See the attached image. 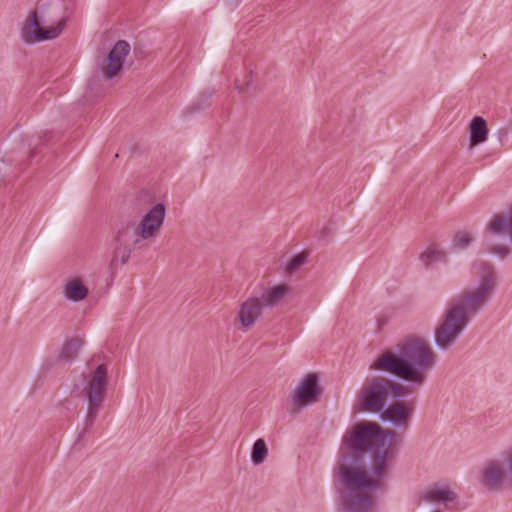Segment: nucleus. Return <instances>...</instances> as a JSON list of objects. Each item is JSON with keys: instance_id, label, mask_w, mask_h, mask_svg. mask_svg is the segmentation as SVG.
I'll list each match as a JSON object with an SVG mask.
<instances>
[{"instance_id": "obj_1", "label": "nucleus", "mask_w": 512, "mask_h": 512, "mask_svg": "<svg viewBox=\"0 0 512 512\" xmlns=\"http://www.w3.org/2000/svg\"><path fill=\"white\" fill-rule=\"evenodd\" d=\"M396 436L376 422L364 421L348 430L342 440L337 474L345 487L341 496L344 512H373L375 497L370 491L384 488V480L393 466L390 441Z\"/></svg>"}, {"instance_id": "obj_2", "label": "nucleus", "mask_w": 512, "mask_h": 512, "mask_svg": "<svg viewBox=\"0 0 512 512\" xmlns=\"http://www.w3.org/2000/svg\"><path fill=\"white\" fill-rule=\"evenodd\" d=\"M473 267L478 270V285L463 290L449 301L435 330V342L441 349H448L456 342L471 318L492 298L498 285V274L492 263L476 261Z\"/></svg>"}, {"instance_id": "obj_3", "label": "nucleus", "mask_w": 512, "mask_h": 512, "mask_svg": "<svg viewBox=\"0 0 512 512\" xmlns=\"http://www.w3.org/2000/svg\"><path fill=\"white\" fill-rule=\"evenodd\" d=\"M436 363V354L429 343L418 336H408L378 356L372 368L388 372L419 389Z\"/></svg>"}, {"instance_id": "obj_4", "label": "nucleus", "mask_w": 512, "mask_h": 512, "mask_svg": "<svg viewBox=\"0 0 512 512\" xmlns=\"http://www.w3.org/2000/svg\"><path fill=\"white\" fill-rule=\"evenodd\" d=\"M165 205L157 203L140 220L131 219L122 223L115 243L136 249L144 240L156 238L165 218Z\"/></svg>"}, {"instance_id": "obj_5", "label": "nucleus", "mask_w": 512, "mask_h": 512, "mask_svg": "<svg viewBox=\"0 0 512 512\" xmlns=\"http://www.w3.org/2000/svg\"><path fill=\"white\" fill-rule=\"evenodd\" d=\"M409 392V389L400 383L384 377H374L364 383L357 400L362 410L381 412L390 401L403 398Z\"/></svg>"}, {"instance_id": "obj_6", "label": "nucleus", "mask_w": 512, "mask_h": 512, "mask_svg": "<svg viewBox=\"0 0 512 512\" xmlns=\"http://www.w3.org/2000/svg\"><path fill=\"white\" fill-rule=\"evenodd\" d=\"M85 386L82 393L87 400V414L84 421V431H88L94 424L106 396L107 367L99 364L95 370L85 376Z\"/></svg>"}, {"instance_id": "obj_7", "label": "nucleus", "mask_w": 512, "mask_h": 512, "mask_svg": "<svg viewBox=\"0 0 512 512\" xmlns=\"http://www.w3.org/2000/svg\"><path fill=\"white\" fill-rule=\"evenodd\" d=\"M479 482L488 491H500L505 483L512 486V481L509 478V466L505 463V454L503 460L488 459L483 463Z\"/></svg>"}, {"instance_id": "obj_8", "label": "nucleus", "mask_w": 512, "mask_h": 512, "mask_svg": "<svg viewBox=\"0 0 512 512\" xmlns=\"http://www.w3.org/2000/svg\"><path fill=\"white\" fill-rule=\"evenodd\" d=\"M66 20L61 19L57 26L42 27L37 12H33L22 28V37L27 43H35L58 37L65 26Z\"/></svg>"}, {"instance_id": "obj_9", "label": "nucleus", "mask_w": 512, "mask_h": 512, "mask_svg": "<svg viewBox=\"0 0 512 512\" xmlns=\"http://www.w3.org/2000/svg\"><path fill=\"white\" fill-rule=\"evenodd\" d=\"M130 52V45L124 40H119L110 50L107 63L101 66V71L106 79H112L123 67L125 58Z\"/></svg>"}, {"instance_id": "obj_10", "label": "nucleus", "mask_w": 512, "mask_h": 512, "mask_svg": "<svg viewBox=\"0 0 512 512\" xmlns=\"http://www.w3.org/2000/svg\"><path fill=\"white\" fill-rule=\"evenodd\" d=\"M392 402L381 411L382 420L389 422L395 428L406 429L409 426L413 409L398 400Z\"/></svg>"}, {"instance_id": "obj_11", "label": "nucleus", "mask_w": 512, "mask_h": 512, "mask_svg": "<svg viewBox=\"0 0 512 512\" xmlns=\"http://www.w3.org/2000/svg\"><path fill=\"white\" fill-rule=\"evenodd\" d=\"M319 395L320 388L318 385V377L315 374H309L296 389L293 401L296 405L305 406L316 402Z\"/></svg>"}, {"instance_id": "obj_12", "label": "nucleus", "mask_w": 512, "mask_h": 512, "mask_svg": "<svg viewBox=\"0 0 512 512\" xmlns=\"http://www.w3.org/2000/svg\"><path fill=\"white\" fill-rule=\"evenodd\" d=\"M265 307L258 297H250L239 308L238 318L244 328L252 327L261 317Z\"/></svg>"}, {"instance_id": "obj_13", "label": "nucleus", "mask_w": 512, "mask_h": 512, "mask_svg": "<svg viewBox=\"0 0 512 512\" xmlns=\"http://www.w3.org/2000/svg\"><path fill=\"white\" fill-rule=\"evenodd\" d=\"M487 231L493 235H507L512 244V204L507 212L494 215L487 225Z\"/></svg>"}, {"instance_id": "obj_14", "label": "nucleus", "mask_w": 512, "mask_h": 512, "mask_svg": "<svg viewBox=\"0 0 512 512\" xmlns=\"http://www.w3.org/2000/svg\"><path fill=\"white\" fill-rule=\"evenodd\" d=\"M290 288L285 285H276L267 289L261 297V303L266 308H272L277 306L289 293Z\"/></svg>"}, {"instance_id": "obj_15", "label": "nucleus", "mask_w": 512, "mask_h": 512, "mask_svg": "<svg viewBox=\"0 0 512 512\" xmlns=\"http://www.w3.org/2000/svg\"><path fill=\"white\" fill-rule=\"evenodd\" d=\"M422 498L426 502L438 503L443 502L445 504L456 500L457 495L447 487L434 486L426 489L423 492Z\"/></svg>"}, {"instance_id": "obj_16", "label": "nucleus", "mask_w": 512, "mask_h": 512, "mask_svg": "<svg viewBox=\"0 0 512 512\" xmlns=\"http://www.w3.org/2000/svg\"><path fill=\"white\" fill-rule=\"evenodd\" d=\"M65 297L74 302L83 300L88 295V288L78 278L70 279L63 287Z\"/></svg>"}, {"instance_id": "obj_17", "label": "nucleus", "mask_w": 512, "mask_h": 512, "mask_svg": "<svg viewBox=\"0 0 512 512\" xmlns=\"http://www.w3.org/2000/svg\"><path fill=\"white\" fill-rule=\"evenodd\" d=\"M488 128L481 116H476L470 123V146H476L486 141Z\"/></svg>"}, {"instance_id": "obj_18", "label": "nucleus", "mask_w": 512, "mask_h": 512, "mask_svg": "<svg viewBox=\"0 0 512 512\" xmlns=\"http://www.w3.org/2000/svg\"><path fill=\"white\" fill-rule=\"evenodd\" d=\"M82 345L83 340L78 337L67 339L62 345L59 355L60 359L67 362L72 361L77 356Z\"/></svg>"}, {"instance_id": "obj_19", "label": "nucleus", "mask_w": 512, "mask_h": 512, "mask_svg": "<svg viewBox=\"0 0 512 512\" xmlns=\"http://www.w3.org/2000/svg\"><path fill=\"white\" fill-rule=\"evenodd\" d=\"M419 258L426 267L438 262H447V254L435 246L428 247L426 251L420 254Z\"/></svg>"}, {"instance_id": "obj_20", "label": "nucleus", "mask_w": 512, "mask_h": 512, "mask_svg": "<svg viewBox=\"0 0 512 512\" xmlns=\"http://www.w3.org/2000/svg\"><path fill=\"white\" fill-rule=\"evenodd\" d=\"M134 249L114 242V249L111 257V267L116 268L118 264L124 265L128 262L131 252Z\"/></svg>"}, {"instance_id": "obj_21", "label": "nucleus", "mask_w": 512, "mask_h": 512, "mask_svg": "<svg viewBox=\"0 0 512 512\" xmlns=\"http://www.w3.org/2000/svg\"><path fill=\"white\" fill-rule=\"evenodd\" d=\"M268 454L266 443L263 439H257L252 447L251 461L254 465H260L264 462Z\"/></svg>"}, {"instance_id": "obj_22", "label": "nucleus", "mask_w": 512, "mask_h": 512, "mask_svg": "<svg viewBox=\"0 0 512 512\" xmlns=\"http://www.w3.org/2000/svg\"><path fill=\"white\" fill-rule=\"evenodd\" d=\"M473 241V236L467 231H458L453 236L451 246L453 249H465Z\"/></svg>"}, {"instance_id": "obj_23", "label": "nucleus", "mask_w": 512, "mask_h": 512, "mask_svg": "<svg viewBox=\"0 0 512 512\" xmlns=\"http://www.w3.org/2000/svg\"><path fill=\"white\" fill-rule=\"evenodd\" d=\"M307 254L299 253L293 256L286 264V271L289 273L295 272L301 265L306 262Z\"/></svg>"}, {"instance_id": "obj_24", "label": "nucleus", "mask_w": 512, "mask_h": 512, "mask_svg": "<svg viewBox=\"0 0 512 512\" xmlns=\"http://www.w3.org/2000/svg\"><path fill=\"white\" fill-rule=\"evenodd\" d=\"M488 251L492 254H495L501 259L508 257L511 253V249L503 244H494L489 246Z\"/></svg>"}, {"instance_id": "obj_25", "label": "nucleus", "mask_w": 512, "mask_h": 512, "mask_svg": "<svg viewBox=\"0 0 512 512\" xmlns=\"http://www.w3.org/2000/svg\"><path fill=\"white\" fill-rule=\"evenodd\" d=\"M505 463L509 466V478L512 481V450L505 453Z\"/></svg>"}, {"instance_id": "obj_26", "label": "nucleus", "mask_w": 512, "mask_h": 512, "mask_svg": "<svg viewBox=\"0 0 512 512\" xmlns=\"http://www.w3.org/2000/svg\"><path fill=\"white\" fill-rule=\"evenodd\" d=\"M251 74L249 75V80L246 81V83L244 85H241L239 84L238 81H236L235 83V86H236V89L240 92V93H244L247 91V87L249 86L250 82H251Z\"/></svg>"}, {"instance_id": "obj_27", "label": "nucleus", "mask_w": 512, "mask_h": 512, "mask_svg": "<svg viewBox=\"0 0 512 512\" xmlns=\"http://www.w3.org/2000/svg\"><path fill=\"white\" fill-rule=\"evenodd\" d=\"M434 512H441V511H438V510H437V511H434Z\"/></svg>"}, {"instance_id": "obj_28", "label": "nucleus", "mask_w": 512, "mask_h": 512, "mask_svg": "<svg viewBox=\"0 0 512 512\" xmlns=\"http://www.w3.org/2000/svg\"><path fill=\"white\" fill-rule=\"evenodd\" d=\"M236 2H238L239 0H235Z\"/></svg>"}]
</instances>
